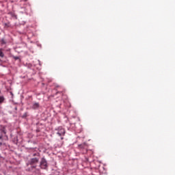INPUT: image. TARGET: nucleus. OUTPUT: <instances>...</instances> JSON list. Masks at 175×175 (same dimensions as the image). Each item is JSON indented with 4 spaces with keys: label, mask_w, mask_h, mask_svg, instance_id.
Masks as SVG:
<instances>
[{
    "label": "nucleus",
    "mask_w": 175,
    "mask_h": 175,
    "mask_svg": "<svg viewBox=\"0 0 175 175\" xmlns=\"http://www.w3.org/2000/svg\"><path fill=\"white\" fill-rule=\"evenodd\" d=\"M39 163V157L31 158L29 161L27 165H30L31 169H36V164Z\"/></svg>",
    "instance_id": "nucleus-1"
},
{
    "label": "nucleus",
    "mask_w": 175,
    "mask_h": 175,
    "mask_svg": "<svg viewBox=\"0 0 175 175\" xmlns=\"http://www.w3.org/2000/svg\"><path fill=\"white\" fill-rule=\"evenodd\" d=\"M79 149L81 151L82 154H87L88 151V146L85 144L79 145Z\"/></svg>",
    "instance_id": "nucleus-2"
},
{
    "label": "nucleus",
    "mask_w": 175,
    "mask_h": 175,
    "mask_svg": "<svg viewBox=\"0 0 175 175\" xmlns=\"http://www.w3.org/2000/svg\"><path fill=\"white\" fill-rule=\"evenodd\" d=\"M40 169H46L49 167V165L47 164V160L44 158H42L40 162Z\"/></svg>",
    "instance_id": "nucleus-3"
},
{
    "label": "nucleus",
    "mask_w": 175,
    "mask_h": 175,
    "mask_svg": "<svg viewBox=\"0 0 175 175\" xmlns=\"http://www.w3.org/2000/svg\"><path fill=\"white\" fill-rule=\"evenodd\" d=\"M57 135L59 136H64L65 135V129L62 128L59 129V131H57Z\"/></svg>",
    "instance_id": "nucleus-4"
},
{
    "label": "nucleus",
    "mask_w": 175,
    "mask_h": 175,
    "mask_svg": "<svg viewBox=\"0 0 175 175\" xmlns=\"http://www.w3.org/2000/svg\"><path fill=\"white\" fill-rule=\"evenodd\" d=\"M1 135H0V140H2V137H3V135H2V133H3L4 135H6V129H5V127H3L1 129Z\"/></svg>",
    "instance_id": "nucleus-5"
},
{
    "label": "nucleus",
    "mask_w": 175,
    "mask_h": 175,
    "mask_svg": "<svg viewBox=\"0 0 175 175\" xmlns=\"http://www.w3.org/2000/svg\"><path fill=\"white\" fill-rule=\"evenodd\" d=\"M39 103H36L34 104H33L32 106V109H39Z\"/></svg>",
    "instance_id": "nucleus-6"
},
{
    "label": "nucleus",
    "mask_w": 175,
    "mask_h": 175,
    "mask_svg": "<svg viewBox=\"0 0 175 175\" xmlns=\"http://www.w3.org/2000/svg\"><path fill=\"white\" fill-rule=\"evenodd\" d=\"M1 44H6V43H7L6 40H5V38H2L1 40Z\"/></svg>",
    "instance_id": "nucleus-7"
},
{
    "label": "nucleus",
    "mask_w": 175,
    "mask_h": 175,
    "mask_svg": "<svg viewBox=\"0 0 175 175\" xmlns=\"http://www.w3.org/2000/svg\"><path fill=\"white\" fill-rule=\"evenodd\" d=\"M4 100L5 98L3 97V96H0V103H3Z\"/></svg>",
    "instance_id": "nucleus-8"
},
{
    "label": "nucleus",
    "mask_w": 175,
    "mask_h": 175,
    "mask_svg": "<svg viewBox=\"0 0 175 175\" xmlns=\"http://www.w3.org/2000/svg\"><path fill=\"white\" fill-rule=\"evenodd\" d=\"M0 57L1 58H3V57H5V54H3V52H2V49H0Z\"/></svg>",
    "instance_id": "nucleus-9"
},
{
    "label": "nucleus",
    "mask_w": 175,
    "mask_h": 175,
    "mask_svg": "<svg viewBox=\"0 0 175 175\" xmlns=\"http://www.w3.org/2000/svg\"><path fill=\"white\" fill-rule=\"evenodd\" d=\"M15 59H18V57H15Z\"/></svg>",
    "instance_id": "nucleus-10"
},
{
    "label": "nucleus",
    "mask_w": 175,
    "mask_h": 175,
    "mask_svg": "<svg viewBox=\"0 0 175 175\" xmlns=\"http://www.w3.org/2000/svg\"><path fill=\"white\" fill-rule=\"evenodd\" d=\"M57 88H61V86H56Z\"/></svg>",
    "instance_id": "nucleus-11"
},
{
    "label": "nucleus",
    "mask_w": 175,
    "mask_h": 175,
    "mask_svg": "<svg viewBox=\"0 0 175 175\" xmlns=\"http://www.w3.org/2000/svg\"><path fill=\"white\" fill-rule=\"evenodd\" d=\"M61 139H62V140H64V137H61Z\"/></svg>",
    "instance_id": "nucleus-12"
},
{
    "label": "nucleus",
    "mask_w": 175,
    "mask_h": 175,
    "mask_svg": "<svg viewBox=\"0 0 175 175\" xmlns=\"http://www.w3.org/2000/svg\"><path fill=\"white\" fill-rule=\"evenodd\" d=\"M33 155L35 156V155H36V154H34Z\"/></svg>",
    "instance_id": "nucleus-13"
}]
</instances>
